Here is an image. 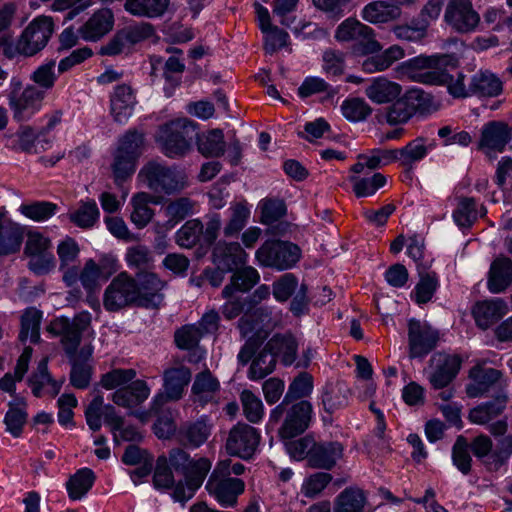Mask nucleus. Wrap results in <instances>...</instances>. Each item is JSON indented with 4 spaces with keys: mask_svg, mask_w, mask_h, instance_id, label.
<instances>
[{
    "mask_svg": "<svg viewBox=\"0 0 512 512\" xmlns=\"http://www.w3.org/2000/svg\"><path fill=\"white\" fill-rule=\"evenodd\" d=\"M246 257V252L236 242H218L213 249V261L222 271L236 270L245 263Z\"/></svg>",
    "mask_w": 512,
    "mask_h": 512,
    "instance_id": "24",
    "label": "nucleus"
},
{
    "mask_svg": "<svg viewBox=\"0 0 512 512\" xmlns=\"http://www.w3.org/2000/svg\"><path fill=\"white\" fill-rule=\"evenodd\" d=\"M135 377L134 369H113L102 375L100 383L107 390L119 389L132 382Z\"/></svg>",
    "mask_w": 512,
    "mask_h": 512,
    "instance_id": "62",
    "label": "nucleus"
},
{
    "mask_svg": "<svg viewBox=\"0 0 512 512\" xmlns=\"http://www.w3.org/2000/svg\"><path fill=\"white\" fill-rule=\"evenodd\" d=\"M50 247V240L40 232L28 233L25 254L31 257L29 265L36 273H46L54 266V256L49 252Z\"/></svg>",
    "mask_w": 512,
    "mask_h": 512,
    "instance_id": "14",
    "label": "nucleus"
},
{
    "mask_svg": "<svg viewBox=\"0 0 512 512\" xmlns=\"http://www.w3.org/2000/svg\"><path fill=\"white\" fill-rule=\"evenodd\" d=\"M203 234V224L192 219L187 221L176 233V242L184 248L195 246Z\"/></svg>",
    "mask_w": 512,
    "mask_h": 512,
    "instance_id": "56",
    "label": "nucleus"
},
{
    "mask_svg": "<svg viewBox=\"0 0 512 512\" xmlns=\"http://www.w3.org/2000/svg\"><path fill=\"white\" fill-rule=\"evenodd\" d=\"M198 476L191 478H184L185 483L179 481L174 488L173 498L176 501L185 503L191 499L195 491L201 486L206 475L208 474V464L205 461H200L198 464Z\"/></svg>",
    "mask_w": 512,
    "mask_h": 512,
    "instance_id": "48",
    "label": "nucleus"
},
{
    "mask_svg": "<svg viewBox=\"0 0 512 512\" xmlns=\"http://www.w3.org/2000/svg\"><path fill=\"white\" fill-rule=\"evenodd\" d=\"M144 147V135L137 130H129L119 141L116 152L133 156L138 159L142 154Z\"/></svg>",
    "mask_w": 512,
    "mask_h": 512,
    "instance_id": "59",
    "label": "nucleus"
},
{
    "mask_svg": "<svg viewBox=\"0 0 512 512\" xmlns=\"http://www.w3.org/2000/svg\"><path fill=\"white\" fill-rule=\"evenodd\" d=\"M334 37L338 42H359L363 54H376L383 49L376 38L375 30L353 17L345 19L338 25Z\"/></svg>",
    "mask_w": 512,
    "mask_h": 512,
    "instance_id": "8",
    "label": "nucleus"
},
{
    "mask_svg": "<svg viewBox=\"0 0 512 512\" xmlns=\"http://www.w3.org/2000/svg\"><path fill=\"white\" fill-rule=\"evenodd\" d=\"M209 434V426L205 421L199 420L182 425L179 429L178 437L183 444L198 447L208 439Z\"/></svg>",
    "mask_w": 512,
    "mask_h": 512,
    "instance_id": "49",
    "label": "nucleus"
},
{
    "mask_svg": "<svg viewBox=\"0 0 512 512\" xmlns=\"http://www.w3.org/2000/svg\"><path fill=\"white\" fill-rule=\"evenodd\" d=\"M219 387V381L209 370L198 373L192 385V392L195 397V401L202 405L207 403L214 398Z\"/></svg>",
    "mask_w": 512,
    "mask_h": 512,
    "instance_id": "44",
    "label": "nucleus"
},
{
    "mask_svg": "<svg viewBox=\"0 0 512 512\" xmlns=\"http://www.w3.org/2000/svg\"><path fill=\"white\" fill-rule=\"evenodd\" d=\"M507 400V395L500 394L493 400L480 404L471 409L468 418L474 424H488L490 421L502 414L506 407Z\"/></svg>",
    "mask_w": 512,
    "mask_h": 512,
    "instance_id": "35",
    "label": "nucleus"
},
{
    "mask_svg": "<svg viewBox=\"0 0 512 512\" xmlns=\"http://www.w3.org/2000/svg\"><path fill=\"white\" fill-rule=\"evenodd\" d=\"M198 151L207 158H218L225 153L224 134L221 129H212L202 134H196Z\"/></svg>",
    "mask_w": 512,
    "mask_h": 512,
    "instance_id": "39",
    "label": "nucleus"
},
{
    "mask_svg": "<svg viewBox=\"0 0 512 512\" xmlns=\"http://www.w3.org/2000/svg\"><path fill=\"white\" fill-rule=\"evenodd\" d=\"M250 211L243 203H236L231 207V216L229 222L224 227L225 236H233L238 234L245 226Z\"/></svg>",
    "mask_w": 512,
    "mask_h": 512,
    "instance_id": "63",
    "label": "nucleus"
},
{
    "mask_svg": "<svg viewBox=\"0 0 512 512\" xmlns=\"http://www.w3.org/2000/svg\"><path fill=\"white\" fill-rule=\"evenodd\" d=\"M195 201L189 197H179L169 201L164 207V213L168 218V223L174 226L193 213Z\"/></svg>",
    "mask_w": 512,
    "mask_h": 512,
    "instance_id": "54",
    "label": "nucleus"
},
{
    "mask_svg": "<svg viewBox=\"0 0 512 512\" xmlns=\"http://www.w3.org/2000/svg\"><path fill=\"white\" fill-rule=\"evenodd\" d=\"M398 161L404 166H410L420 161L427 154V146L423 138H417L409 142L404 148L397 149Z\"/></svg>",
    "mask_w": 512,
    "mask_h": 512,
    "instance_id": "60",
    "label": "nucleus"
},
{
    "mask_svg": "<svg viewBox=\"0 0 512 512\" xmlns=\"http://www.w3.org/2000/svg\"><path fill=\"white\" fill-rule=\"evenodd\" d=\"M343 447L338 442L315 443L308 464L312 468L330 470L342 457Z\"/></svg>",
    "mask_w": 512,
    "mask_h": 512,
    "instance_id": "31",
    "label": "nucleus"
},
{
    "mask_svg": "<svg viewBox=\"0 0 512 512\" xmlns=\"http://www.w3.org/2000/svg\"><path fill=\"white\" fill-rule=\"evenodd\" d=\"M344 117L350 121L358 122L365 120L372 113L370 105L362 98L354 97L347 99L341 105Z\"/></svg>",
    "mask_w": 512,
    "mask_h": 512,
    "instance_id": "57",
    "label": "nucleus"
},
{
    "mask_svg": "<svg viewBox=\"0 0 512 512\" xmlns=\"http://www.w3.org/2000/svg\"><path fill=\"white\" fill-rule=\"evenodd\" d=\"M458 60L449 54L420 55L404 63L408 78L426 85H443L450 78L449 69H456Z\"/></svg>",
    "mask_w": 512,
    "mask_h": 512,
    "instance_id": "1",
    "label": "nucleus"
},
{
    "mask_svg": "<svg viewBox=\"0 0 512 512\" xmlns=\"http://www.w3.org/2000/svg\"><path fill=\"white\" fill-rule=\"evenodd\" d=\"M190 380L191 372L185 366L167 369L164 372V388L170 399L179 400Z\"/></svg>",
    "mask_w": 512,
    "mask_h": 512,
    "instance_id": "40",
    "label": "nucleus"
},
{
    "mask_svg": "<svg viewBox=\"0 0 512 512\" xmlns=\"http://www.w3.org/2000/svg\"><path fill=\"white\" fill-rule=\"evenodd\" d=\"M300 258L297 245L279 241H265L256 251V259L265 267L286 270L291 268Z\"/></svg>",
    "mask_w": 512,
    "mask_h": 512,
    "instance_id": "9",
    "label": "nucleus"
},
{
    "mask_svg": "<svg viewBox=\"0 0 512 512\" xmlns=\"http://www.w3.org/2000/svg\"><path fill=\"white\" fill-rule=\"evenodd\" d=\"M445 23L456 33L474 32L480 23V15L471 0H449L444 13Z\"/></svg>",
    "mask_w": 512,
    "mask_h": 512,
    "instance_id": "11",
    "label": "nucleus"
},
{
    "mask_svg": "<svg viewBox=\"0 0 512 512\" xmlns=\"http://www.w3.org/2000/svg\"><path fill=\"white\" fill-rule=\"evenodd\" d=\"M136 280L126 272L119 273L107 286L103 305L108 311H118L124 307L136 304Z\"/></svg>",
    "mask_w": 512,
    "mask_h": 512,
    "instance_id": "10",
    "label": "nucleus"
},
{
    "mask_svg": "<svg viewBox=\"0 0 512 512\" xmlns=\"http://www.w3.org/2000/svg\"><path fill=\"white\" fill-rule=\"evenodd\" d=\"M313 389V378L306 372L300 373L290 384L288 392L286 393L283 401L276 406L271 414L270 420L277 423L283 417L285 406L290 404L293 400L302 399L308 396Z\"/></svg>",
    "mask_w": 512,
    "mask_h": 512,
    "instance_id": "27",
    "label": "nucleus"
},
{
    "mask_svg": "<svg viewBox=\"0 0 512 512\" xmlns=\"http://www.w3.org/2000/svg\"><path fill=\"white\" fill-rule=\"evenodd\" d=\"M17 137L19 148L27 153H39L45 149L44 143H48L46 139H40L39 134L28 125L20 126Z\"/></svg>",
    "mask_w": 512,
    "mask_h": 512,
    "instance_id": "55",
    "label": "nucleus"
},
{
    "mask_svg": "<svg viewBox=\"0 0 512 512\" xmlns=\"http://www.w3.org/2000/svg\"><path fill=\"white\" fill-rule=\"evenodd\" d=\"M284 421L278 430L281 439H292L302 434L308 427L312 417V405L309 401L301 400L288 404L283 411Z\"/></svg>",
    "mask_w": 512,
    "mask_h": 512,
    "instance_id": "13",
    "label": "nucleus"
},
{
    "mask_svg": "<svg viewBox=\"0 0 512 512\" xmlns=\"http://www.w3.org/2000/svg\"><path fill=\"white\" fill-rule=\"evenodd\" d=\"M259 274L253 267L237 268L231 277L230 284L222 290L223 298L231 297L235 291L246 292L250 290L258 281Z\"/></svg>",
    "mask_w": 512,
    "mask_h": 512,
    "instance_id": "42",
    "label": "nucleus"
},
{
    "mask_svg": "<svg viewBox=\"0 0 512 512\" xmlns=\"http://www.w3.org/2000/svg\"><path fill=\"white\" fill-rule=\"evenodd\" d=\"M360 16L363 21L370 24H389L401 18L402 9L398 4L386 0H374L362 8Z\"/></svg>",
    "mask_w": 512,
    "mask_h": 512,
    "instance_id": "20",
    "label": "nucleus"
},
{
    "mask_svg": "<svg viewBox=\"0 0 512 512\" xmlns=\"http://www.w3.org/2000/svg\"><path fill=\"white\" fill-rule=\"evenodd\" d=\"M95 474L89 468H82L71 476L66 483L69 497L72 500L82 498L93 486Z\"/></svg>",
    "mask_w": 512,
    "mask_h": 512,
    "instance_id": "50",
    "label": "nucleus"
},
{
    "mask_svg": "<svg viewBox=\"0 0 512 512\" xmlns=\"http://www.w3.org/2000/svg\"><path fill=\"white\" fill-rule=\"evenodd\" d=\"M277 359L270 350H267V346L258 353V355L252 360L249 368V378L252 380H260L265 378L267 375L272 373L276 367Z\"/></svg>",
    "mask_w": 512,
    "mask_h": 512,
    "instance_id": "52",
    "label": "nucleus"
},
{
    "mask_svg": "<svg viewBox=\"0 0 512 512\" xmlns=\"http://www.w3.org/2000/svg\"><path fill=\"white\" fill-rule=\"evenodd\" d=\"M136 95L128 84L117 85L110 98L111 113L116 122L126 120L136 105Z\"/></svg>",
    "mask_w": 512,
    "mask_h": 512,
    "instance_id": "30",
    "label": "nucleus"
},
{
    "mask_svg": "<svg viewBox=\"0 0 512 512\" xmlns=\"http://www.w3.org/2000/svg\"><path fill=\"white\" fill-rule=\"evenodd\" d=\"M433 106L430 94L420 89L407 90L384 109L383 117L391 125L407 123L416 114H427Z\"/></svg>",
    "mask_w": 512,
    "mask_h": 512,
    "instance_id": "2",
    "label": "nucleus"
},
{
    "mask_svg": "<svg viewBox=\"0 0 512 512\" xmlns=\"http://www.w3.org/2000/svg\"><path fill=\"white\" fill-rule=\"evenodd\" d=\"M26 401L23 397L15 396L8 403V411L5 414L4 423L6 430L14 437H20L27 421Z\"/></svg>",
    "mask_w": 512,
    "mask_h": 512,
    "instance_id": "41",
    "label": "nucleus"
},
{
    "mask_svg": "<svg viewBox=\"0 0 512 512\" xmlns=\"http://www.w3.org/2000/svg\"><path fill=\"white\" fill-rule=\"evenodd\" d=\"M138 177L154 192L168 195L182 191L188 184L184 170L156 161H150L144 165Z\"/></svg>",
    "mask_w": 512,
    "mask_h": 512,
    "instance_id": "3",
    "label": "nucleus"
},
{
    "mask_svg": "<svg viewBox=\"0 0 512 512\" xmlns=\"http://www.w3.org/2000/svg\"><path fill=\"white\" fill-rule=\"evenodd\" d=\"M23 240V227L0 214V257L18 253Z\"/></svg>",
    "mask_w": 512,
    "mask_h": 512,
    "instance_id": "25",
    "label": "nucleus"
},
{
    "mask_svg": "<svg viewBox=\"0 0 512 512\" xmlns=\"http://www.w3.org/2000/svg\"><path fill=\"white\" fill-rule=\"evenodd\" d=\"M54 20L50 16L40 15L34 18L19 36L15 51L25 57H32L42 51L54 32Z\"/></svg>",
    "mask_w": 512,
    "mask_h": 512,
    "instance_id": "7",
    "label": "nucleus"
},
{
    "mask_svg": "<svg viewBox=\"0 0 512 512\" xmlns=\"http://www.w3.org/2000/svg\"><path fill=\"white\" fill-rule=\"evenodd\" d=\"M92 354L90 345L83 346L79 352L75 354V358L69 359L72 364L70 373L71 384L78 389L86 388L91 379V368L85 363Z\"/></svg>",
    "mask_w": 512,
    "mask_h": 512,
    "instance_id": "37",
    "label": "nucleus"
},
{
    "mask_svg": "<svg viewBox=\"0 0 512 512\" xmlns=\"http://www.w3.org/2000/svg\"><path fill=\"white\" fill-rule=\"evenodd\" d=\"M267 350H270L275 358L280 357L285 365H291L297 357L298 343L292 333H277L266 343Z\"/></svg>",
    "mask_w": 512,
    "mask_h": 512,
    "instance_id": "32",
    "label": "nucleus"
},
{
    "mask_svg": "<svg viewBox=\"0 0 512 512\" xmlns=\"http://www.w3.org/2000/svg\"><path fill=\"white\" fill-rule=\"evenodd\" d=\"M367 497L358 487H347L334 500L333 512H365Z\"/></svg>",
    "mask_w": 512,
    "mask_h": 512,
    "instance_id": "38",
    "label": "nucleus"
},
{
    "mask_svg": "<svg viewBox=\"0 0 512 512\" xmlns=\"http://www.w3.org/2000/svg\"><path fill=\"white\" fill-rule=\"evenodd\" d=\"M243 413L251 423H258L264 415V407L261 399L252 391L244 390L240 395Z\"/></svg>",
    "mask_w": 512,
    "mask_h": 512,
    "instance_id": "58",
    "label": "nucleus"
},
{
    "mask_svg": "<svg viewBox=\"0 0 512 512\" xmlns=\"http://www.w3.org/2000/svg\"><path fill=\"white\" fill-rule=\"evenodd\" d=\"M149 395L150 388L147 383L138 379L117 389L112 395V401L118 406L131 409L146 401Z\"/></svg>",
    "mask_w": 512,
    "mask_h": 512,
    "instance_id": "29",
    "label": "nucleus"
},
{
    "mask_svg": "<svg viewBox=\"0 0 512 512\" xmlns=\"http://www.w3.org/2000/svg\"><path fill=\"white\" fill-rule=\"evenodd\" d=\"M80 248L72 238H66L57 247V254L60 259V270L65 274L67 269L76 268V262Z\"/></svg>",
    "mask_w": 512,
    "mask_h": 512,
    "instance_id": "61",
    "label": "nucleus"
},
{
    "mask_svg": "<svg viewBox=\"0 0 512 512\" xmlns=\"http://www.w3.org/2000/svg\"><path fill=\"white\" fill-rule=\"evenodd\" d=\"M48 360L47 358H43L37 366L36 371L31 375L28 382L32 387V393L36 397H40L42 395V389L47 385L50 387L49 393L52 397L56 396L59 391L61 385L54 381L48 372L47 367Z\"/></svg>",
    "mask_w": 512,
    "mask_h": 512,
    "instance_id": "45",
    "label": "nucleus"
},
{
    "mask_svg": "<svg viewBox=\"0 0 512 512\" xmlns=\"http://www.w3.org/2000/svg\"><path fill=\"white\" fill-rule=\"evenodd\" d=\"M131 203L133 206L131 221L138 228H144L154 215L148 204L157 203L155 197L146 192H139L132 197Z\"/></svg>",
    "mask_w": 512,
    "mask_h": 512,
    "instance_id": "46",
    "label": "nucleus"
},
{
    "mask_svg": "<svg viewBox=\"0 0 512 512\" xmlns=\"http://www.w3.org/2000/svg\"><path fill=\"white\" fill-rule=\"evenodd\" d=\"M402 86L386 77L379 76L370 81L365 95L375 104L383 105L396 100L402 94Z\"/></svg>",
    "mask_w": 512,
    "mask_h": 512,
    "instance_id": "28",
    "label": "nucleus"
},
{
    "mask_svg": "<svg viewBox=\"0 0 512 512\" xmlns=\"http://www.w3.org/2000/svg\"><path fill=\"white\" fill-rule=\"evenodd\" d=\"M169 5L170 0H125L124 9L135 17L152 19L162 17Z\"/></svg>",
    "mask_w": 512,
    "mask_h": 512,
    "instance_id": "34",
    "label": "nucleus"
},
{
    "mask_svg": "<svg viewBox=\"0 0 512 512\" xmlns=\"http://www.w3.org/2000/svg\"><path fill=\"white\" fill-rule=\"evenodd\" d=\"M508 312L507 303L500 298L478 301L472 308L476 325L482 330L488 329Z\"/></svg>",
    "mask_w": 512,
    "mask_h": 512,
    "instance_id": "23",
    "label": "nucleus"
},
{
    "mask_svg": "<svg viewBox=\"0 0 512 512\" xmlns=\"http://www.w3.org/2000/svg\"><path fill=\"white\" fill-rule=\"evenodd\" d=\"M167 460L170 467L182 474L184 478L198 476V464L200 461H205L208 464V471L211 469V462L207 458L191 459L189 454L181 448L171 449Z\"/></svg>",
    "mask_w": 512,
    "mask_h": 512,
    "instance_id": "36",
    "label": "nucleus"
},
{
    "mask_svg": "<svg viewBox=\"0 0 512 512\" xmlns=\"http://www.w3.org/2000/svg\"><path fill=\"white\" fill-rule=\"evenodd\" d=\"M62 278L64 283L69 287L74 286L80 281L83 288L89 294L99 289V281L103 279L96 268L95 259H88L81 270H79L78 267L67 269Z\"/></svg>",
    "mask_w": 512,
    "mask_h": 512,
    "instance_id": "26",
    "label": "nucleus"
},
{
    "mask_svg": "<svg viewBox=\"0 0 512 512\" xmlns=\"http://www.w3.org/2000/svg\"><path fill=\"white\" fill-rule=\"evenodd\" d=\"M503 373L494 368H486L477 364L470 369L471 382L466 386V394L470 398L481 397L502 378Z\"/></svg>",
    "mask_w": 512,
    "mask_h": 512,
    "instance_id": "21",
    "label": "nucleus"
},
{
    "mask_svg": "<svg viewBox=\"0 0 512 512\" xmlns=\"http://www.w3.org/2000/svg\"><path fill=\"white\" fill-rule=\"evenodd\" d=\"M502 81L494 74L480 72L473 76L469 85L471 94L484 97H494L502 92Z\"/></svg>",
    "mask_w": 512,
    "mask_h": 512,
    "instance_id": "43",
    "label": "nucleus"
},
{
    "mask_svg": "<svg viewBox=\"0 0 512 512\" xmlns=\"http://www.w3.org/2000/svg\"><path fill=\"white\" fill-rule=\"evenodd\" d=\"M42 318L41 311L35 308H29L21 318V331L19 339L25 342L30 337L31 342L37 343L40 340V322Z\"/></svg>",
    "mask_w": 512,
    "mask_h": 512,
    "instance_id": "53",
    "label": "nucleus"
},
{
    "mask_svg": "<svg viewBox=\"0 0 512 512\" xmlns=\"http://www.w3.org/2000/svg\"><path fill=\"white\" fill-rule=\"evenodd\" d=\"M391 31L398 40L420 42L427 37L428 22L423 18H413L410 23L394 25Z\"/></svg>",
    "mask_w": 512,
    "mask_h": 512,
    "instance_id": "47",
    "label": "nucleus"
},
{
    "mask_svg": "<svg viewBox=\"0 0 512 512\" xmlns=\"http://www.w3.org/2000/svg\"><path fill=\"white\" fill-rule=\"evenodd\" d=\"M206 489L223 506H234L244 492L245 484L239 478L230 477V460L220 461L211 473Z\"/></svg>",
    "mask_w": 512,
    "mask_h": 512,
    "instance_id": "6",
    "label": "nucleus"
},
{
    "mask_svg": "<svg viewBox=\"0 0 512 512\" xmlns=\"http://www.w3.org/2000/svg\"><path fill=\"white\" fill-rule=\"evenodd\" d=\"M91 324V314L82 311L76 314L72 319L68 317H58L50 322L47 331L53 336L60 337V343L69 359L75 358L79 352V346L82 340V334Z\"/></svg>",
    "mask_w": 512,
    "mask_h": 512,
    "instance_id": "4",
    "label": "nucleus"
},
{
    "mask_svg": "<svg viewBox=\"0 0 512 512\" xmlns=\"http://www.w3.org/2000/svg\"><path fill=\"white\" fill-rule=\"evenodd\" d=\"M196 134V126L191 120L177 119L160 127L158 141L166 156L182 157L190 150V141Z\"/></svg>",
    "mask_w": 512,
    "mask_h": 512,
    "instance_id": "5",
    "label": "nucleus"
},
{
    "mask_svg": "<svg viewBox=\"0 0 512 512\" xmlns=\"http://www.w3.org/2000/svg\"><path fill=\"white\" fill-rule=\"evenodd\" d=\"M45 92L39 87L28 85L20 94L10 93L9 104L18 121L28 120L41 107Z\"/></svg>",
    "mask_w": 512,
    "mask_h": 512,
    "instance_id": "17",
    "label": "nucleus"
},
{
    "mask_svg": "<svg viewBox=\"0 0 512 512\" xmlns=\"http://www.w3.org/2000/svg\"><path fill=\"white\" fill-rule=\"evenodd\" d=\"M512 130L508 124L501 121L487 123L481 132L479 148L492 157V152L501 153L511 140Z\"/></svg>",
    "mask_w": 512,
    "mask_h": 512,
    "instance_id": "18",
    "label": "nucleus"
},
{
    "mask_svg": "<svg viewBox=\"0 0 512 512\" xmlns=\"http://www.w3.org/2000/svg\"><path fill=\"white\" fill-rule=\"evenodd\" d=\"M113 25V12L102 8L92 14L78 29V33L85 41H98L113 29Z\"/></svg>",
    "mask_w": 512,
    "mask_h": 512,
    "instance_id": "22",
    "label": "nucleus"
},
{
    "mask_svg": "<svg viewBox=\"0 0 512 512\" xmlns=\"http://www.w3.org/2000/svg\"><path fill=\"white\" fill-rule=\"evenodd\" d=\"M136 293L138 305L143 307L157 308L160 306L163 295L161 291L166 282L153 272L141 271L136 274Z\"/></svg>",
    "mask_w": 512,
    "mask_h": 512,
    "instance_id": "16",
    "label": "nucleus"
},
{
    "mask_svg": "<svg viewBox=\"0 0 512 512\" xmlns=\"http://www.w3.org/2000/svg\"><path fill=\"white\" fill-rule=\"evenodd\" d=\"M512 284V261L507 257L495 259L490 267L488 289L500 293Z\"/></svg>",
    "mask_w": 512,
    "mask_h": 512,
    "instance_id": "33",
    "label": "nucleus"
},
{
    "mask_svg": "<svg viewBox=\"0 0 512 512\" xmlns=\"http://www.w3.org/2000/svg\"><path fill=\"white\" fill-rule=\"evenodd\" d=\"M438 340L437 331L427 324L414 319L409 321L408 342L410 358L424 357L435 348Z\"/></svg>",
    "mask_w": 512,
    "mask_h": 512,
    "instance_id": "15",
    "label": "nucleus"
},
{
    "mask_svg": "<svg viewBox=\"0 0 512 512\" xmlns=\"http://www.w3.org/2000/svg\"><path fill=\"white\" fill-rule=\"evenodd\" d=\"M260 442L257 430L245 423L233 426L227 436L225 448L229 455L249 459Z\"/></svg>",
    "mask_w": 512,
    "mask_h": 512,
    "instance_id": "12",
    "label": "nucleus"
},
{
    "mask_svg": "<svg viewBox=\"0 0 512 512\" xmlns=\"http://www.w3.org/2000/svg\"><path fill=\"white\" fill-rule=\"evenodd\" d=\"M434 372L430 376V383L435 389L447 386L457 375L461 360L458 356L436 353L430 359Z\"/></svg>",
    "mask_w": 512,
    "mask_h": 512,
    "instance_id": "19",
    "label": "nucleus"
},
{
    "mask_svg": "<svg viewBox=\"0 0 512 512\" xmlns=\"http://www.w3.org/2000/svg\"><path fill=\"white\" fill-rule=\"evenodd\" d=\"M99 216L95 201L83 203L75 212L70 214V220L79 227L88 228L94 225Z\"/></svg>",
    "mask_w": 512,
    "mask_h": 512,
    "instance_id": "64",
    "label": "nucleus"
},
{
    "mask_svg": "<svg viewBox=\"0 0 512 512\" xmlns=\"http://www.w3.org/2000/svg\"><path fill=\"white\" fill-rule=\"evenodd\" d=\"M349 181L353 185L356 197L373 196L378 189L386 184V177L381 173H375L371 177L350 176Z\"/></svg>",
    "mask_w": 512,
    "mask_h": 512,
    "instance_id": "51",
    "label": "nucleus"
}]
</instances>
